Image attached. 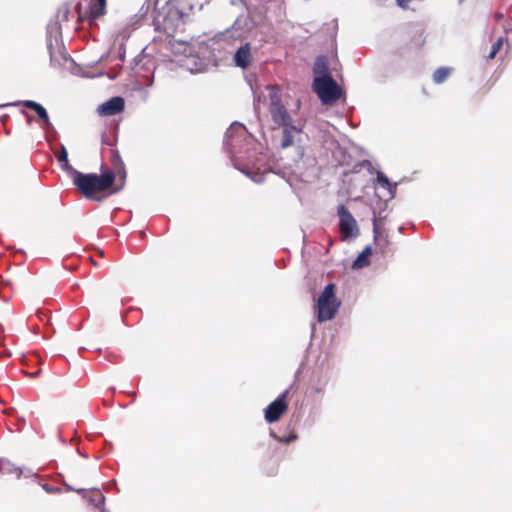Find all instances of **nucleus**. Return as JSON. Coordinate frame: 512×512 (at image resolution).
Returning a JSON list of instances; mask_svg holds the SVG:
<instances>
[{
  "label": "nucleus",
  "instance_id": "obj_1",
  "mask_svg": "<svg viewBox=\"0 0 512 512\" xmlns=\"http://www.w3.org/2000/svg\"><path fill=\"white\" fill-rule=\"evenodd\" d=\"M250 140L251 135L248 134L246 127L242 123L234 122L226 131L224 145L231 156L234 167L255 183H262L265 176L260 168L254 165L250 166L249 163L242 164L237 156L241 152L243 144Z\"/></svg>",
  "mask_w": 512,
  "mask_h": 512
},
{
  "label": "nucleus",
  "instance_id": "obj_2",
  "mask_svg": "<svg viewBox=\"0 0 512 512\" xmlns=\"http://www.w3.org/2000/svg\"><path fill=\"white\" fill-rule=\"evenodd\" d=\"M114 181L115 176L112 172H107L102 175L74 172L73 184L85 198L100 200V198L95 197V193L112 187Z\"/></svg>",
  "mask_w": 512,
  "mask_h": 512
},
{
  "label": "nucleus",
  "instance_id": "obj_3",
  "mask_svg": "<svg viewBox=\"0 0 512 512\" xmlns=\"http://www.w3.org/2000/svg\"><path fill=\"white\" fill-rule=\"evenodd\" d=\"M316 307L319 322H326L335 317L340 307V302L335 296L334 284L325 286L318 298Z\"/></svg>",
  "mask_w": 512,
  "mask_h": 512
},
{
  "label": "nucleus",
  "instance_id": "obj_4",
  "mask_svg": "<svg viewBox=\"0 0 512 512\" xmlns=\"http://www.w3.org/2000/svg\"><path fill=\"white\" fill-rule=\"evenodd\" d=\"M313 90L324 105H331L341 97V89L333 77H314Z\"/></svg>",
  "mask_w": 512,
  "mask_h": 512
},
{
  "label": "nucleus",
  "instance_id": "obj_5",
  "mask_svg": "<svg viewBox=\"0 0 512 512\" xmlns=\"http://www.w3.org/2000/svg\"><path fill=\"white\" fill-rule=\"evenodd\" d=\"M77 22L87 20L92 25L106 13V0H80L75 4Z\"/></svg>",
  "mask_w": 512,
  "mask_h": 512
},
{
  "label": "nucleus",
  "instance_id": "obj_6",
  "mask_svg": "<svg viewBox=\"0 0 512 512\" xmlns=\"http://www.w3.org/2000/svg\"><path fill=\"white\" fill-rule=\"evenodd\" d=\"M267 89L270 97L269 111L273 122L280 127L294 123L286 107L281 103L279 89L271 86H268Z\"/></svg>",
  "mask_w": 512,
  "mask_h": 512
},
{
  "label": "nucleus",
  "instance_id": "obj_7",
  "mask_svg": "<svg viewBox=\"0 0 512 512\" xmlns=\"http://www.w3.org/2000/svg\"><path fill=\"white\" fill-rule=\"evenodd\" d=\"M337 214L339 217V229L342 240L346 241L358 237L360 231L357 221L345 205L341 204L338 206Z\"/></svg>",
  "mask_w": 512,
  "mask_h": 512
},
{
  "label": "nucleus",
  "instance_id": "obj_8",
  "mask_svg": "<svg viewBox=\"0 0 512 512\" xmlns=\"http://www.w3.org/2000/svg\"><path fill=\"white\" fill-rule=\"evenodd\" d=\"M289 394V390H285L280 394L273 402H271L265 409V420L268 423H273L279 420L281 415L287 410L288 405L286 398Z\"/></svg>",
  "mask_w": 512,
  "mask_h": 512
},
{
  "label": "nucleus",
  "instance_id": "obj_9",
  "mask_svg": "<svg viewBox=\"0 0 512 512\" xmlns=\"http://www.w3.org/2000/svg\"><path fill=\"white\" fill-rule=\"evenodd\" d=\"M124 106V99L120 96H116L101 104L97 111L102 116H113L123 111Z\"/></svg>",
  "mask_w": 512,
  "mask_h": 512
},
{
  "label": "nucleus",
  "instance_id": "obj_10",
  "mask_svg": "<svg viewBox=\"0 0 512 512\" xmlns=\"http://www.w3.org/2000/svg\"><path fill=\"white\" fill-rule=\"evenodd\" d=\"M76 492L83 494V497L86 498L88 502L94 506V512H105V497L100 490L92 489L90 491H87L85 489L80 488L76 489Z\"/></svg>",
  "mask_w": 512,
  "mask_h": 512
},
{
  "label": "nucleus",
  "instance_id": "obj_11",
  "mask_svg": "<svg viewBox=\"0 0 512 512\" xmlns=\"http://www.w3.org/2000/svg\"><path fill=\"white\" fill-rule=\"evenodd\" d=\"M283 127V135L281 139V147L287 148L294 144L295 137L301 132V127L291 123L289 126Z\"/></svg>",
  "mask_w": 512,
  "mask_h": 512
},
{
  "label": "nucleus",
  "instance_id": "obj_12",
  "mask_svg": "<svg viewBox=\"0 0 512 512\" xmlns=\"http://www.w3.org/2000/svg\"><path fill=\"white\" fill-rule=\"evenodd\" d=\"M234 61L236 66L247 68L251 61V47L249 43L242 45L235 53Z\"/></svg>",
  "mask_w": 512,
  "mask_h": 512
},
{
  "label": "nucleus",
  "instance_id": "obj_13",
  "mask_svg": "<svg viewBox=\"0 0 512 512\" xmlns=\"http://www.w3.org/2000/svg\"><path fill=\"white\" fill-rule=\"evenodd\" d=\"M313 72L315 77H332L329 72L328 61L325 56H318L314 62Z\"/></svg>",
  "mask_w": 512,
  "mask_h": 512
},
{
  "label": "nucleus",
  "instance_id": "obj_14",
  "mask_svg": "<svg viewBox=\"0 0 512 512\" xmlns=\"http://www.w3.org/2000/svg\"><path fill=\"white\" fill-rule=\"evenodd\" d=\"M376 181L382 188L387 190L388 199H393L395 197L397 183H391L388 177L382 172L377 173Z\"/></svg>",
  "mask_w": 512,
  "mask_h": 512
},
{
  "label": "nucleus",
  "instance_id": "obj_15",
  "mask_svg": "<svg viewBox=\"0 0 512 512\" xmlns=\"http://www.w3.org/2000/svg\"><path fill=\"white\" fill-rule=\"evenodd\" d=\"M371 255V247L366 246L358 257L353 261V269H361L369 265V256Z\"/></svg>",
  "mask_w": 512,
  "mask_h": 512
},
{
  "label": "nucleus",
  "instance_id": "obj_16",
  "mask_svg": "<svg viewBox=\"0 0 512 512\" xmlns=\"http://www.w3.org/2000/svg\"><path fill=\"white\" fill-rule=\"evenodd\" d=\"M60 35V24L58 22H51L47 25V41L48 47L50 48L53 44V41L58 42V37Z\"/></svg>",
  "mask_w": 512,
  "mask_h": 512
},
{
  "label": "nucleus",
  "instance_id": "obj_17",
  "mask_svg": "<svg viewBox=\"0 0 512 512\" xmlns=\"http://www.w3.org/2000/svg\"><path fill=\"white\" fill-rule=\"evenodd\" d=\"M58 18L60 19L61 22H63V21L67 22L72 18L77 19V13L75 11V6L73 7L72 10L69 9V7L67 5L60 7V9L58 11Z\"/></svg>",
  "mask_w": 512,
  "mask_h": 512
},
{
  "label": "nucleus",
  "instance_id": "obj_18",
  "mask_svg": "<svg viewBox=\"0 0 512 512\" xmlns=\"http://www.w3.org/2000/svg\"><path fill=\"white\" fill-rule=\"evenodd\" d=\"M188 70H190L192 73H199L204 71L205 69V63L200 60L199 58H191L187 61L186 64Z\"/></svg>",
  "mask_w": 512,
  "mask_h": 512
},
{
  "label": "nucleus",
  "instance_id": "obj_19",
  "mask_svg": "<svg viewBox=\"0 0 512 512\" xmlns=\"http://www.w3.org/2000/svg\"><path fill=\"white\" fill-rule=\"evenodd\" d=\"M451 69L448 67H440L433 74V81L437 84L443 83L450 75Z\"/></svg>",
  "mask_w": 512,
  "mask_h": 512
},
{
  "label": "nucleus",
  "instance_id": "obj_20",
  "mask_svg": "<svg viewBox=\"0 0 512 512\" xmlns=\"http://www.w3.org/2000/svg\"><path fill=\"white\" fill-rule=\"evenodd\" d=\"M1 469L4 473L15 474L18 479H20L23 474V468L18 467L10 462L3 463Z\"/></svg>",
  "mask_w": 512,
  "mask_h": 512
},
{
  "label": "nucleus",
  "instance_id": "obj_21",
  "mask_svg": "<svg viewBox=\"0 0 512 512\" xmlns=\"http://www.w3.org/2000/svg\"><path fill=\"white\" fill-rule=\"evenodd\" d=\"M507 41L508 40L505 37L498 38V40L492 45L491 51L488 55V59H493L496 56V54L499 52V50L501 49L503 44Z\"/></svg>",
  "mask_w": 512,
  "mask_h": 512
},
{
  "label": "nucleus",
  "instance_id": "obj_22",
  "mask_svg": "<svg viewBox=\"0 0 512 512\" xmlns=\"http://www.w3.org/2000/svg\"><path fill=\"white\" fill-rule=\"evenodd\" d=\"M36 114L39 116L40 119H42L44 121V128L45 129H49L52 127V124L49 120V116H48V113L46 111V109L40 105L39 108L37 110H35Z\"/></svg>",
  "mask_w": 512,
  "mask_h": 512
},
{
  "label": "nucleus",
  "instance_id": "obj_23",
  "mask_svg": "<svg viewBox=\"0 0 512 512\" xmlns=\"http://www.w3.org/2000/svg\"><path fill=\"white\" fill-rule=\"evenodd\" d=\"M272 436L279 442L281 443H290L292 441H294L296 438H297V435L296 434H291L289 436H284V437H279V436H276L275 434H272Z\"/></svg>",
  "mask_w": 512,
  "mask_h": 512
},
{
  "label": "nucleus",
  "instance_id": "obj_24",
  "mask_svg": "<svg viewBox=\"0 0 512 512\" xmlns=\"http://www.w3.org/2000/svg\"><path fill=\"white\" fill-rule=\"evenodd\" d=\"M373 233H374V240L378 241V239L380 238L381 235H380L379 226H378V219H377L375 212H374V219H373Z\"/></svg>",
  "mask_w": 512,
  "mask_h": 512
},
{
  "label": "nucleus",
  "instance_id": "obj_25",
  "mask_svg": "<svg viewBox=\"0 0 512 512\" xmlns=\"http://www.w3.org/2000/svg\"><path fill=\"white\" fill-rule=\"evenodd\" d=\"M60 164V167L64 170V171H67L71 176L72 178L74 179V172H78L77 170H75L72 166L69 165V162L68 160L65 162H59Z\"/></svg>",
  "mask_w": 512,
  "mask_h": 512
},
{
  "label": "nucleus",
  "instance_id": "obj_26",
  "mask_svg": "<svg viewBox=\"0 0 512 512\" xmlns=\"http://www.w3.org/2000/svg\"><path fill=\"white\" fill-rule=\"evenodd\" d=\"M58 162H65L68 160V153L64 145H61V151L57 155Z\"/></svg>",
  "mask_w": 512,
  "mask_h": 512
},
{
  "label": "nucleus",
  "instance_id": "obj_27",
  "mask_svg": "<svg viewBox=\"0 0 512 512\" xmlns=\"http://www.w3.org/2000/svg\"><path fill=\"white\" fill-rule=\"evenodd\" d=\"M23 105L25 107L30 108V109L35 111V110H37L39 108V106L41 104H39V103H37L35 101H32V100H26V101L23 102Z\"/></svg>",
  "mask_w": 512,
  "mask_h": 512
},
{
  "label": "nucleus",
  "instance_id": "obj_28",
  "mask_svg": "<svg viewBox=\"0 0 512 512\" xmlns=\"http://www.w3.org/2000/svg\"><path fill=\"white\" fill-rule=\"evenodd\" d=\"M23 105L25 107L30 108V109L35 111V110H37L39 108V106L41 104H39V103H37L35 101H32V100H26V101L23 102Z\"/></svg>",
  "mask_w": 512,
  "mask_h": 512
},
{
  "label": "nucleus",
  "instance_id": "obj_29",
  "mask_svg": "<svg viewBox=\"0 0 512 512\" xmlns=\"http://www.w3.org/2000/svg\"><path fill=\"white\" fill-rule=\"evenodd\" d=\"M43 489L48 492V493H56V492H59L60 489L57 488V487H51L49 486L48 484H43L42 485Z\"/></svg>",
  "mask_w": 512,
  "mask_h": 512
},
{
  "label": "nucleus",
  "instance_id": "obj_30",
  "mask_svg": "<svg viewBox=\"0 0 512 512\" xmlns=\"http://www.w3.org/2000/svg\"><path fill=\"white\" fill-rule=\"evenodd\" d=\"M36 473H34L31 469H26V468H23V474L22 476L23 477H32V476H35Z\"/></svg>",
  "mask_w": 512,
  "mask_h": 512
},
{
  "label": "nucleus",
  "instance_id": "obj_31",
  "mask_svg": "<svg viewBox=\"0 0 512 512\" xmlns=\"http://www.w3.org/2000/svg\"><path fill=\"white\" fill-rule=\"evenodd\" d=\"M147 4H148V9L150 8L151 5H153V9H156V7L158 5V0H147Z\"/></svg>",
  "mask_w": 512,
  "mask_h": 512
},
{
  "label": "nucleus",
  "instance_id": "obj_32",
  "mask_svg": "<svg viewBox=\"0 0 512 512\" xmlns=\"http://www.w3.org/2000/svg\"><path fill=\"white\" fill-rule=\"evenodd\" d=\"M314 391L318 394H323L324 393V388L323 387H316L314 389Z\"/></svg>",
  "mask_w": 512,
  "mask_h": 512
},
{
  "label": "nucleus",
  "instance_id": "obj_33",
  "mask_svg": "<svg viewBox=\"0 0 512 512\" xmlns=\"http://www.w3.org/2000/svg\"><path fill=\"white\" fill-rule=\"evenodd\" d=\"M464 0H459V2H463Z\"/></svg>",
  "mask_w": 512,
  "mask_h": 512
}]
</instances>
